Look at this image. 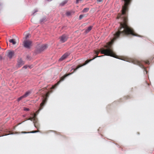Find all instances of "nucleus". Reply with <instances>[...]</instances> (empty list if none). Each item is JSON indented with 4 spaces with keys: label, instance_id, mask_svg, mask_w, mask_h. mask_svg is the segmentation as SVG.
I'll return each instance as SVG.
<instances>
[{
    "label": "nucleus",
    "instance_id": "20e7f679",
    "mask_svg": "<svg viewBox=\"0 0 154 154\" xmlns=\"http://www.w3.org/2000/svg\"><path fill=\"white\" fill-rule=\"evenodd\" d=\"M32 42L29 40L25 39L23 42V45L26 48H30L31 46Z\"/></svg>",
    "mask_w": 154,
    "mask_h": 154
},
{
    "label": "nucleus",
    "instance_id": "f257e3e1",
    "mask_svg": "<svg viewBox=\"0 0 154 154\" xmlns=\"http://www.w3.org/2000/svg\"><path fill=\"white\" fill-rule=\"evenodd\" d=\"M50 91L48 92L45 95L43 96V100L42 102L40 104V107L39 109L36 112L37 113L39 111L42 109L43 106L46 103L48 100V99L49 96Z\"/></svg>",
    "mask_w": 154,
    "mask_h": 154
},
{
    "label": "nucleus",
    "instance_id": "b1692460",
    "mask_svg": "<svg viewBox=\"0 0 154 154\" xmlns=\"http://www.w3.org/2000/svg\"><path fill=\"white\" fill-rule=\"evenodd\" d=\"M103 0H97V3H99L103 1Z\"/></svg>",
    "mask_w": 154,
    "mask_h": 154
},
{
    "label": "nucleus",
    "instance_id": "f03ea898",
    "mask_svg": "<svg viewBox=\"0 0 154 154\" xmlns=\"http://www.w3.org/2000/svg\"><path fill=\"white\" fill-rule=\"evenodd\" d=\"M127 60L129 62H132L134 64H136L138 65L142 68H144V67L142 64V63H141V62L137 60L130 59V61L129 60Z\"/></svg>",
    "mask_w": 154,
    "mask_h": 154
},
{
    "label": "nucleus",
    "instance_id": "0eeeda50",
    "mask_svg": "<svg viewBox=\"0 0 154 154\" xmlns=\"http://www.w3.org/2000/svg\"><path fill=\"white\" fill-rule=\"evenodd\" d=\"M70 53L69 52H66L59 59L60 61H62L66 59L70 54Z\"/></svg>",
    "mask_w": 154,
    "mask_h": 154
},
{
    "label": "nucleus",
    "instance_id": "9b49d317",
    "mask_svg": "<svg viewBox=\"0 0 154 154\" xmlns=\"http://www.w3.org/2000/svg\"><path fill=\"white\" fill-rule=\"evenodd\" d=\"M74 13V12L73 11H70L67 12L66 13V15L68 16H70L73 14Z\"/></svg>",
    "mask_w": 154,
    "mask_h": 154
},
{
    "label": "nucleus",
    "instance_id": "412c9836",
    "mask_svg": "<svg viewBox=\"0 0 154 154\" xmlns=\"http://www.w3.org/2000/svg\"><path fill=\"white\" fill-rule=\"evenodd\" d=\"M144 62L146 64H149V61L148 60H146L145 61H144Z\"/></svg>",
    "mask_w": 154,
    "mask_h": 154
},
{
    "label": "nucleus",
    "instance_id": "aec40b11",
    "mask_svg": "<svg viewBox=\"0 0 154 154\" xmlns=\"http://www.w3.org/2000/svg\"><path fill=\"white\" fill-rule=\"evenodd\" d=\"M84 17V15L82 14L80 15L79 17V20H80Z\"/></svg>",
    "mask_w": 154,
    "mask_h": 154
},
{
    "label": "nucleus",
    "instance_id": "4be33fe9",
    "mask_svg": "<svg viewBox=\"0 0 154 154\" xmlns=\"http://www.w3.org/2000/svg\"><path fill=\"white\" fill-rule=\"evenodd\" d=\"M24 110L25 111H28L29 110V109L28 108H24Z\"/></svg>",
    "mask_w": 154,
    "mask_h": 154
},
{
    "label": "nucleus",
    "instance_id": "f3484780",
    "mask_svg": "<svg viewBox=\"0 0 154 154\" xmlns=\"http://www.w3.org/2000/svg\"><path fill=\"white\" fill-rule=\"evenodd\" d=\"M36 116V114L35 113H34V114H33V116L32 117H30L28 120H31V121H32V120L33 119H34V117H35Z\"/></svg>",
    "mask_w": 154,
    "mask_h": 154
},
{
    "label": "nucleus",
    "instance_id": "39448f33",
    "mask_svg": "<svg viewBox=\"0 0 154 154\" xmlns=\"http://www.w3.org/2000/svg\"><path fill=\"white\" fill-rule=\"evenodd\" d=\"M68 38L67 35H63L60 37V41L61 43H64L66 41Z\"/></svg>",
    "mask_w": 154,
    "mask_h": 154
},
{
    "label": "nucleus",
    "instance_id": "a211bd4d",
    "mask_svg": "<svg viewBox=\"0 0 154 154\" xmlns=\"http://www.w3.org/2000/svg\"><path fill=\"white\" fill-rule=\"evenodd\" d=\"M23 98H24V97H23V96H21L19 98H18L17 99V101L18 102H19Z\"/></svg>",
    "mask_w": 154,
    "mask_h": 154
},
{
    "label": "nucleus",
    "instance_id": "4468645a",
    "mask_svg": "<svg viewBox=\"0 0 154 154\" xmlns=\"http://www.w3.org/2000/svg\"><path fill=\"white\" fill-rule=\"evenodd\" d=\"M68 0H65L60 4V5L62 6H63L65 4H66Z\"/></svg>",
    "mask_w": 154,
    "mask_h": 154
},
{
    "label": "nucleus",
    "instance_id": "f8f14e48",
    "mask_svg": "<svg viewBox=\"0 0 154 154\" xmlns=\"http://www.w3.org/2000/svg\"><path fill=\"white\" fill-rule=\"evenodd\" d=\"M40 132V131L39 130H37V131H32L28 132L24 131V132H22V133H23L26 134V133H36L37 132Z\"/></svg>",
    "mask_w": 154,
    "mask_h": 154
},
{
    "label": "nucleus",
    "instance_id": "2eb2a0df",
    "mask_svg": "<svg viewBox=\"0 0 154 154\" xmlns=\"http://www.w3.org/2000/svg\"><path fill=\"white\" fill-rule=\"evenodd\" d=\"M34 125L35 127L37 129V130H38L39 129V125L38 122L35 123Z\"/></svg>",
    "mask_w": 154,
    "mask_h": 154
},
{
    "label": "nucleus",
    "instance_id": "9d476101",
    "mask_svg": "<svg viewBox=\"0 0 154 154\" xmlns=\"http://www.w3.org/2000/svg\"><path fill=\"white\" fill-rule=\"evenodd\" d=\"M9 41L10 43H12L13 45H15L17 43L15 40L14 39H10Z\"/></svg>",
    "mask_w": 154,
    "mask_h": 154
},
{
    "label": "nucleus",
    "instance_id": "5701e85b",
    "mask_svg": "<svg viewBox=\"0 0 154 154\" xmlns=\"http://www.w3.org/2000/svg\"><path fill=\"white\" fill-rule=\"evenodd\" d=\"M82 1V0H76V4H78L79 3V2L81 1Z\"/></svg>",
    "mask_w": 154,
    "mask_h": 154
},
{
    "label": "nucleus",
    "instance_id": "c85d7f7f",
    "mask_svg": "<svg viewBox=\"0 0 154 154\" xmlns=\"http://www.w3.org/2000/svg\"><path fill=\"white\" fill-rule=\"evenodd\" d=\"M46 88V87H45V88H42V89H41L40 90H39V91H40V90H43L44 88Z\"/></svg>",
    "mask_w": 154,
    "mask_h": 154
},
{
    "label": "nucleus",
    "instance_id": "393cba45",
    "mask_svg": "<svg viewBox=\"0 0 154 154\" xmlns=\"http://www.w3.org/2000/svg\"><path fill=\"white\" fill-rule=\"evenodd\" d=\"M27 66H25L23 67V68H24V69H26L27 68Z\"/></svg>",
    "mask_w": 154,
    "mask_h": 154
},
{
    "label": "nucleus",
    "instance_id": "6e6552de",
    "mask_svg": "<svg viewBox=\"0 0 154 154\" xmlns=\"http://www.w3.org/2000/svg\"><path fill=\"white\" fill-rule=\"evenodd\" d=\"M24 63V61H23L21 59H19L18 60L17 66L18 67H20L23 65Z\"/></svg>",
    "mask_w": 154,
    "mask_h": 154
},
{
    "label": "nucleus",
    "instance_id": "bb28decb",
    "mask_svg": "<svg viewBox=\"0 0 154 154\" xmlns=\"http://www.w3.org/2000/svg\"><path fill=\"white\" fill-rule=\"evenodd\" d=\"M28 37H29V35H26V38H28Z\"/></svg>",
    "mask_w": 154,
    "mask_h": 154
},
{
    "label": "nucleus",
    "instance_id": "7ed1b4c3",
    "mask_svg": "<svg viewBox=\"0 0 154 154\" xmlns=\"http://www.w3.org/2000/svg\"><path fill=\"white\" fill-rule=\"evenodd\" d=\"M46 44H43L39 46L36 49V52L38 53H40L45 50L47 48Z\"/></svg>",
    "mask_w": 154,
    "mask_h": 154
},
{
    "label": "nucleus",
    "instance_id": "423d86ee",
    "mask_svg": "<svg viewBox=\"0 0 154 154\" xmlns=\"http://www.w3.org/2000/svg\"><path fill=\"white\" fill-rule=\"evenodd\" d=\"M7 56L10 59L12 58L14 55V52L13 51L9 50L7 52Z\"/></svg>",
    "mask_w": 154,
    "mask_h": 154
},
{
    "label": "nucleus",
    "instance_id": "c756f323",
    "mask_svg": "<svg viewBox=\"0 0 154 154\" xmlns=\"http://www.w3.org/2000/svg\"><path fill=\"white\" fill-rule=\"evenodd\" d=\"M37 11H38L36 10L35 11V12H37Z\"/></svg>",
    "mask_w": 154,
    "mask_h": 154
},
{
    "label": "nucleus",
    "instance_id": "6ab92c4d",
    "mask_svg": "<svg viewBox=\"0 0 154 154\" xmlns=\"http://www.w3.org/2000/svg\"><path fill=\"white\" fill-rule=\"evenodd\" d=\"M34 118L32 120V121H33V123H34V124L35 123H37L38 122L37 121V119L36 118V117H34Z\"/></svg>",
    "mask_w": 154,
    "mask_h": 154
},
{
    "label": "nucleus",
    "instance_id": "ddd939ff",
    "mask_svg": "<svg viewBox=\"0 0 154 154\" xmlns=\"http://www.w3.org/2000/svg\"><path fill=\"white\" fill-rule=\"evenodd\" d=\"M30 93H31V92L30 91H28L26 92L25 93V94L24 95H23V97L24 98H25V97H27L29 95Z\"/></svg>",
    "mask_w": 154,
    "mask_h": 154
},
{
    "label": "nucleus",
    "instance_id": "dca6fc26",
    "mask_svg": "<svg viewBox=\"0 0 154 154\" xmlns=\"http://www.w3.org/2000/svg\"><path fill=\"white\" fill-rule=\"evenodd\" d=\"M89 10V8H84L82 11L83 13H86Z\"/></svg>",
    "mask_w": 154,
    "mask_h": 154
},
{
    "label": "nucleus",
    "instance_id": "a878e982",
    "mask_svg": "<svg viewBox=\"0 0 154 154\" xmlns=\"http://www.w3.org/2000/svg\"><path fill=\"white\" fill-rule=\"evenodd\" d=\"M2 56L1 55H0V60H2Z\"/></svg>",
    "mask_w": 154,
    "mask_h": 154
},
{
    "label": "nucleus",
    "instance_id": "cd10ccee",
    "mask_svg": "<svg viewBox=\"0 0 154 154\" xmlns=\"http://www.w3.org/2000/svg\"><path fill=\"white\" fill-rule=\"evenodd\" d=\"M10 134V132H9V133L8 134H6L5 135H8V134Z\"/></svg>",
    "mask_w": 154,
    "mask_h": 154
},
{
    "label": "nucleus",
    "instance_id": "1a4fd4ad",
    "mask_svg": "<svg viewBox=\"0 0 154 154\" xmlns=\"http://www.w3.org/2000/svg\"><path fill=\"white\" fill-rule=\"evenodd\" d=\"M92 26H90L88 28L85 30V33H87L90 31L92 28Z\"/></svg>",
    "mask_w": 154,
    "mask_h": 154
}]
</instances>
